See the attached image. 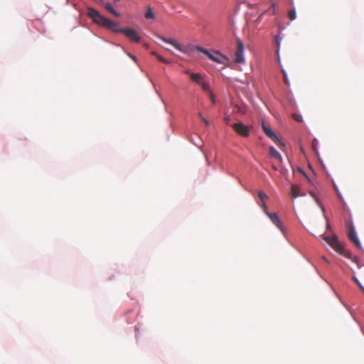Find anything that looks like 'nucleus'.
I'll return each mask as SVG.
<instances>
[{"label":"nucleus","mask_w":364,"mask_h":364,"mask_svg":"<svg viewBox=\"0 0 364 364\" xmlns=\"http://www.w3.org/2000/svg\"><path fill=\"white\" fill-rule=\"evenodd\" d=\"M259 205L262 208V209H263L264 212L265 213V214L267 215V213H269L267 211V205L264 203V201L261 202V203Z\"/></svg>","instance_id":"nucleus-24"},{"label":"nucleus","mask_w":364,"mask_h":364,"mask_svg":"<svg viewBox=\"0 0 364 364\" xmlns=\"http://www.w3.org/2000/svg\"><path fill=\"white\" fill-rule=\"evenodd\" d=\"M258 196H259L261 202L264 201V199L268 198L267 195L265 193L262 192V191H259V192Z\"/></svg>","instance_id":"nucleus-20"},{"label":"nucleus","mask_w":364,"mask_h":364,"mask_svg":"<svg viewBox=\"0 0 364 364\" xmlns=\"http://www.w3.org/2000/svg\"><path fill=\"white\" fill-rule=\"evenodd\" d=\"M341 255H343L346 257L350 258L351 255L350 253L345 249V252L343 253H341Z\"/></svg>","instance_id":"nucleus-26"},{"label":"nucleus","mask_w":364,"mask_h":364,"mask_svg":"<svg viewBox=\"0 0 364 364\" xmlns=\"http://www.w3.org/2000/svg\"><path fill=\"white\" fill-rule=\"evenodd\" d=\"M87 15L88 16L95 22L97 18L101 16V14L95 9L89 7L87 9Z\"/></svg>","instance_id":"nucleus-10"},{"label":"nucleus","mask_w":364,"mask_h":364,"mask_svg":"<svg viewBox=\"0 0 364 364\" xmlns=\"http://www.w3.org/2000/svg\"><path fill=\"white\" fill-rule=\"evenodd\" d=\"M348 228V237L354 243V245L359 249L361 248L360 242L356 235V232L353 223H349L347 225Z\"/></svg>","instance_id":"nucleus-3"},{"label":"nucleus","mask_w":364,"mask_h":364,"mask_svg":"<svg viewBox=\"0 0 364 364\" xmlns=\"http://www.w3.org/2000/svg\"><path fill=\"white\" fill-rule=\"evenodd\" d=\"M326 240L328 242V243L333 247L335 246L336 244H337L339 241L338 240V237L336 236H333V237H326Z\"/></svg>","instance_id":"nucleus-14"},{"label":"nucleus","mask_w":364,"mask_h":364,"mask_svg":"<svg viewBox=\"0 0 364 364\" xmlns=\"http://www.w3.org/2000/svg\"><path fill=\"white\" fill-rule=\"evenodd\" d=\"M300 187L297 185L292 184L291 188L290 191V195L291 196V200L294 201L296 198L299 196H304L305 194L301 193Z\"/></svg>","instance_id":"nucleus-8"},{"label":"nucleus","mask_w":364,"mask_h":364,"mask_svg":"<svg viewBox=\"0 0 364 364\" xmlns=\"http://www.w3.org/2000/svg\"><path fill=\"white\" fill-rule=\"evenodd\" d=\"M145 18L147 19L154 18V14L150 7H148L147 11L145 14Z\"/></svg>","instance_id":"nucleus-16"},{"label":"nucleus","mask_w":364,"mask_h":364,"mask_svg":"<svg viewBox=\"0 0 364 364\" xmlns=\"http://www.w3.org/2000/svg\"><path fill=\"white\" fill-rule=\"evenodd\" d=\"M210 97L212 103L214 104L215 103V97H214L213 93L211 91H210Z\"/></svg>","instance_id":"nucleus-27"},{"label":"nucleus","mask_w":364,"mask_h":364,"mask_svg":"<svg viewBox=\"0 0 364 364\" xmlns=\"http://www.w3.org/2000/svg\"><path fill=\"white\" fill-rule=\"evenodd\" d=\"M353 281L357 284V285L360 287L363 292H364V287L361 284L359 280L355 277H353Z\"/></svg>","instance_id":"nucleus-22"},{"label":"nucleus","mask_w":364,"mask_h":364,"mask_svg":"<svg viewBox=\"0 0 364 364\" xmlns=\"http://www.w3.org/2000/svg\"><path fill=\"white\" fill-rule=\"evenodd\" d=\"M129 56H130V57L132 58V59H133L134 61H136V56L132 55H129Z\"/></svg>","instance_id":"nucleus-32"},{"label":"nucleus","mask_w":364,"mask_h":364,"mask_svg":"<svg viewBox=\"0 0 364 364\" xmlns=\"http://www.w3.org/2000/svg\"><path fill=\"white\" fill-rule=\"evenodd\" d=\"M289 5H290L291 6H293V5H294V1H293V0H291V1H290V2H289Z\"/></svg>","instance_id":"nucleus-34"},{"label":"nucleus","mask_w":364,"mask_h":364,"mask_svg":"<svg viewBox=\"0 0 364 364\" xmlns=\"http://www.w3.org/2000/svg\"><path fill=\"white\" fill-rule=\"evenodd\" d=\"M225 122H226L227 123H228V122H229V121H230V117H225Z\"/></svg>","instance_id":"nucleus-33"},{"label":"nucleus","mask_w":364,"mask_h":364,"mask_svg":"<svg viewBox=\"0 0 364 364\" xmlns=\"http://www.w3.org/2000/svg\"><path fill=\"white\" fill-rule=\"evenodd\" d=\"M105 8L109 11L111 12L114 9L112 8V5L109 3H107L105 4Z\"/></svg>","instance_id":"nucleus-25"},{"label":"nucleus","mask_w":364,"mask_h":364,"mask_svg":"<svg viewBox=\"0 0 364 364\" xmlns=\"http://www.w3.org/2000/svg\"><path fill=\"white\" fill-rule=\"evenodd\" d=\"M353 261L354 262H357V261H358V258H357V257H354V258L353 259Z\"/></svg>","instance_id":"nucleus-35"},{"label":"nucleus","mask_w":364,"mask_h":364,"mask_svg":"<svg viewBox=\"0 0 364 364\" xmlns=\"http://www.w3.org/2000/svg\"><path fill=\"white\" fill-rule=\"evenodd\" d=\"M243 53H244L243 43L240 39L237 38V48H236L235 53V61L236 63H241L245 61V57H244Z\"/></svg>","instance_id":"nucleus-4"},{"label":"nucleus","mask_w":364,"mask_h":364,"mask_svg":"<svg viewBox=\"0 0 364 364\" xmlns=\"http://www.w3.org/2000/svg\"><path fill=\"white\" fill-rule=\"evenodd\" d=\"M107 28L111 30L112 31L114 32V33H122V31L121 29L122 28H119L118 25L112 21H109V23L107 27Z\"/></svg>","instance_id":"nucleus-12"},{"label":"nucleus","mask_w":364,"mask_h":364,"mask_svg":"<svg viewBox=\"0 0 364 364\" xmlns=\"http://www.w3.org/2000/svg\"><path fill=\"white\" fill-rule=\"evenodd\" d=\"M185 73L186 74L189 75L190 78L193 82L198 85L200 84V82L203 80L201 75H200L199 73H191L189 70H186Z\"/></svg>","instance_id":"nucleus-9"},{"label":"nucleus","mask_w":364,"mask_h":364,"mask_svg":"<svg viewBox=\"0 0 364 364\" xmlns=\"http://www.w3.org/2000/svg\"><path fill=\"white\" fill-rule=\"evenodd\" d=\"M288 16L291 21H293L296 18V11H295L294 8H293L292 9L289 11Z\"/></svg>","instance_id":"nucleus-18"},{"label":"nucleus","mask_w":364,"mask_h":364,"mask_svg":"<svg viewBox=\"0 0 364 364\" xmlns=\"http://www.w3.org/2000/svg\"><path fill=\"white\" fill-rule=\"evenodd\" d=\"M292 117H293V119H294L295 121L298 122H301V121H302V117H301V115H299V114H294L292 115Z\"/></svg>","instance_id":"nucleus-23"},{"label":"nucleus","mask_w":364,"mask_h":364,"mask_svg":"<svg viewBox=\"0 0 364 364\" xmlns=\"http://www.w3.org/2000/svg\"><path fill=\"white\" fill-rule=\"evenodd\" d=\"M333 248L337 252H338L339 254L341 253H343V252H345V248L343 247V246L340 243V242H338L337 244L335 245L334 247H333Z\"/></svg>","instance_id":"nucleus-15"},{"label":"nucleus","mask_w":364,"mask_h":364,"mask_svg":"<svg viewBox=\"0 0 364 364\" xmlns=\"http://www.w3.org/2000/svg\"><path fill=\"white\" fill-rule=\"evenodd\" d=\"M269 150L272 157L278 159L279 161H282L281 154L273 146H270Z\"/></svg>","instance_id":"nucleus-13"},{"label":"nucleus","mask_w":364,"mask_h":364,"mask_svg":"<svg viewBox=\"0 0 364 364\" xmlns=\"http://www.w3.org/2000/svg\"><path fill=\"white\" fill-rule=\"evenodd\" d=\"M119 0H114V2L116 3V2H118Z\"/></svg>","instance_id":"nucleus-38"},{"label":"nucleus","mask_w":364,"mask_h":364,"mask_svg":"<svg viewBox=\"0 0 364 364\" xmlns=\"http://www.w3.org/2000/svg\"><path fill=\"white\" fill-rule=\"evenodd\" d=\"M333 187H334L336 191L337 192L338 196H339V192L338 191L336 185L334 183H333Z\"/></svg>","instance_id":"nucleus-31"},{"label":"nucleus","mask_w":364,"mask_h":364,"mask_svg":"<svg viewBox=\"0 0 364 364\" xmlns=\"http://www.w3.org/2000/svg\"><path fill=\"white\" fill-rule=\"evenodd\" d=\"M199 116L201 117V119L205 124V125H208L209 124V122L205 118L203 117L201 114H199Z\"/></svg>","instance_id":"nucleus-29"},{"label":"nucleus","mask_w":364,"mask_h":364,"mask_svg":"<svg viewBox=\"0 0 364 364\" xmlns=\"http://www.w3.org/2000/svg\"><path fill=\"white\" fill-rule=\"evenodd\" d=\"M122 33L126 35V36L133 42H139L140 41V36L132 28H122Z\"/></svg>","instance_id":"nucleus-6"},{"label":"nucleus","mask_w":364,"mask_h":364,"mask_svg":"<svg viewBox=\"0 0 364 364\" xmlns=\"http://www.w3.org/2000/svg\"><path fill=\"white\" fill-rule=\"evenodd\" d=\"M326 226H327V228H330V225H329L328 223H327V225Z\"/></svg>","instance_id":"nucleus-36"},{"label":"nucleus","mask_w":364,"mask_h":364,"mask_svg":"<svg viewBox=\"0 0 364 364\" xmlns=\"http://www.w3.org/2000/svg\"><path fill=\"white\" fill-rule=\"evenodd\" d=\"M322 211L324 212L325 209L323 207L321 206Z\"/></svg>","instance_id":"nucleus-37"},{"label":"nucleus","mask_w":364,"mask_h":364,"mask_svg":"<svg viewBox=\"0 0 364 364\" xmlns=\"http://www.w3.org/2000/svg\"><path fill=\"white\" fill-rule=\"evenodd\" d=\"M262 130L265 133V134L271 139L275 144L278 146H284V143L280 140V139L276 135V134L271 129L270 127L267 125L264 122L262 123Z\"/></svg>","instance_id":"nucleus-2"},{"label":"nucleus","mask_w":364,"mask_h":364,"mask_svg":"<svg viewBox=\"0 0 364 364\" xmlns=\"http://www.w3.org/2000/svg\"><path fill=\"white\" fill-rule=\"evenodd\" d=\"M157 37L163 41L173 46L176 49L182 53H188L196 49V50L204 53L205 55L208 57L209 59L212 60L215 63L225 64L226 62L228 61V58L226 56L221 54L220 52L219 51H213V53H211L208 50L205 49L198 46H193V45H189L188 46H182L176 41L173 39L166 38L159 35H157Z\"/></svg>","instance_id":"nucleus-1"},{"label":"nucleus","mask_w":364,"mask_h":364,"mask_svg":"<svg viewBox=\"0 0 364 364\" xmlns=\"http://www.w3.org/2000/svg\"><path fill=\"white\" fill-rule=\"evenodd\" d=\"M282 73L283 74V80H284V82L286 85L287 86H289L290 85V82H289V80L287 77V72L284 70V69H282Z\"/></svg>","instance_id":"nucleus-17"},{"label":"nucleus","mask_w":364,"mask_h":364,"mask_svg":"<svg viewBox=\"0 0 364 364\" xmlns=\"http://www.w3.org/2000/svg\"><path fill=\"white\" fill-rule=\"evenodd\" d=\"M267 215L271 221L282 232H284L283 227L277 213H267Z\"/></svg>","instance_id":"nucleus-7"},{"label":"nucleus","mask_w":364,"mask_h":364,"mask_svg":"<svg viewBox=\"0 0 364 364\" xmlns=\"http://www.w3.org/2000/svg\"><path fill=\"white\" fill-rule=\"evenodd\" d=\"M109 21L110 19L101 15L95 23L98 24L100 26L107 28L109 23Z\"/></svg>","instance_id":"nucleus-11"},{"label":"nucleus","mask_w":364,"mask_h":364,"mask_svg":"<svg viewBox=\"0 0 364 364\" xmlns=\"http://www.w3.org/2000/svg\"><path fill=\"white\" fill-rule=\"evenodd\" d=\"M202 89L204 90V91H208L209 90V85L208 82H206L205 81L203 80L200 84H199Z\"/></svg>","instance_id":"nucleus-19"},{"label":"nucleus","mask_w":364,"mask_h":364,"mask_svg":"<svg viewBox=\"0 0 364 364\" xmlns=\"http://www.w3.org/2000/svg\"><path fill=\"white\" fill-rule=\"evenodd\" d=\"M152 54L154 55L159 61H161V62H162L164 63H168V61L165 58H164L163 57L159 55L156 53L153 52Z\"/></svg>","instance_id":"nucleus-21"},{"label":"nucleus","mask_w":364,"mask_h":364,"mask_svg":"<svg viewBox=\"0 0 364 364\" xmlns=\"http://www.w3.org/2000/svg\"><path fill=\"white\" fill-rule=\"evenodd\" d=\"M310 195L316 200V203L318 204V199L316 195L313 192H310Z\"/></svg>","instance_id":"nucleus-30"},{"label":"nucleus","mask_w":364,"mask_h":364,"mask_svg":"<svg viewBox=\"0 0 364 364\" xmlns=\"http://www.w3.org/2000/svg\"><path fill=\"white\" fill-rule=\"evenodd\" d=\"M232 129L239 135L247 137L250 134V130L247 126L242 122H237L232 124Z\"/></svg>","instance_id":"nucleus-5"},{"label":"nucleus","mask_w":364,"mask_h":364,"mask_svg":"<svg viewBox=\"0 0 364 364\" xmlns=\"http://www.w3.org/2000/svg\"><path fill=\"white\" fill-rule=\"evenodd\" d=\"M114 16L119 17L120 16L119 13L113 9L111 12Z\"/></svg>","instance_id":"nucleus-28"}]
</instances>
